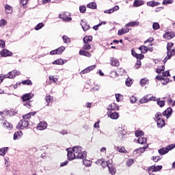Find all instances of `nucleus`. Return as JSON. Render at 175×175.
Returning a JSON list of instances; mask_svg holds the SVG:
<instances>
[{"instance_id":"dca6fc26","label":"nucleus","mask_w":175,"mask_h":175,"mask_svg":"<svg viewBox=\"0 0 175 175\" xmlns=\"http://www.w3.org/2000/svg\"><path fill=\"white\" fill-rule=\"evenodd\" d=\"M70 16V13L69 12H64L63 13V17H62V20L63 21H72V18L69 17Z\"/></svg>"},{"instance_id":"ddd939ff","label":"nucleus","mask_w":175,"mask_h":175,"mask_svg":"<svg viewBox=\"0 0 175 175\" xmlns=\"http://www.w3.org/2000/svg\"><path fill=\"white\" fill-rule=\"evenodd\" d=\"M0 54L2 55V57H10L13 55V53L8 49H3L0 52Z\"/></svg>"},{"instance_id":"13d9d810","label":"nucleus","mask_w":175,"mask_h":175,"mask_svg":"<svg viewBox=\"0 0 175 175\" xmlns=\"http://www.w3.org/2000/svg\"><path fill=\"white\" fill-rule=\"evenodd\" d=\"M133 163V159H129L126 162V165L128 167L131 166Z\"/></svg>"},{"instance_id":"69168bd1","label":"nucleus","mask_w":175,"mask_h":175,"mask_svg":"<svg viewBox=\"0 0 175 175\" xmlns=\"http://www.w3.org/2000/svg\"><path fill=\"white\" fill-rule=\"evenodd\" d=\"M152 158L154 162H158V161H161V157L159 156H154Z\"/></svg>"},{"instance_id":"f704fd0d","label":"nucleus","mask_w":175,"mask_h":175,"mask_svg":"<svg viewBox=\"0 0 175 175\" xmlns=\"http://www.w3.org/2000/svg\"><path fill=\"white\" fill-rule=\"evenodd\" d=\"M138 143L139 144H146V143H147V138L144 137H139L138 139Z\"/></svg>"},{"instance_id":"a878e982","label":"nucleus","mask_w":175,"mask_h":175,"mask_svg":"<svg viewBox=\"0 0 175 175\" xmlns=\"http://www.w3.org/2000/svg\"><path fill=\"white\" fill-rule=\"evenodd\" d=\"M158 152L160 155H165V154H167V152H169V149H167V147L162 148L158 150Z\"/></svg>"},{"instance_id":"6ab92c4d","label":"nucleus","mask_w":175,"mask_h":175,"mask_svg":"<svg viewBox=\"0 0 175 175\" xmlns=\"http://www.w3.org/2000/svg\"><path fill=\"white\" fill-rule=\"evenodd\" d=\"M172 111L173 110L170 107H168L165 111L163 112V116H165L167 118H169V117L172 116Z\"/></svg>"},{"instance_id":"4be33fe9","label":"nucleus","mask_w":175,"mask_h":175,"mask_svg":"<svg viewBox=\"0 0 175 175\" xmlns=\"http://www.w3.org/2000/svg\"><path fill=\"white\" fill-rule=\"evenodd\" d=\"M111 65L112 66L118 67V66H120V62L117 59H116L114 57H111Z\"/></svg>"},{"instance_id":"de8ad7c7","label":"nucleus","mask_w":175,"mask_h":175,"mask_svg":"<svg viewBox=\"0 0 175 175\" xmlns=\"http://www.w3.org/2000/svg\"><path fill=\"white\" fill-rule=\"evenodd\" d=\"M7 24H8V21H6V20L1 19L0 21V27H1V28H2L3 27H5V25H7Z\"/></svg>"},{"instance_id":"c85d7f7f","label":"nucleus","mask_w":175,"mask_h":175,"mask_svg":"<svg viewBox=\"0 0 175 175\" xmlns=\"http://www.w3.org/2000/svg\"><path fill=\"white\" fill-rule=\"evenodd\" d=\"M108 169H109L110 174H111V175L116 174L117 170H116V167H113V165H111V164L108 165Z\"/></svg>"},{"instance_id":"2eb2a0df","label":"nucleus","mask_w":175,"mask_h":175,"mask_svg":"<svg viewBox=\"0 0 175 175\" xmlns=\"http://www.w3.org/2000/svg\"><path fill=\"white\" fill-rule=\"evenodd\" d=\"M95 68H96V65L90 66L86 68L85 69L83 70L81 72V73L82 75H85V73H89V72H91V70H94V69H95Z\"/></svg>"},{"instance_id":"bf43d9fd","label":"nucleus","mask_w":175,"mask_h":175,"mask_svg":"<svg viewBox=\"0 0 175 175\" xmlns=\"http://www.w3.org/2000/svg\"><path fill=\"white\" fill-rule=\"evenodd\" d=\"M83 50H90L91 45H90L88 43H85L84 46H83Z\"/></svg>"},{"instance_id":"9d476101","label":"nucleus","mask_w":175,"mask_h":175,"mask_svg":"<svg viewBox=\"0 0 175 175\" xmlns=\"http://www.w3.org/2000/svg\"><path fill=\"white\" fill-rule=\"evenodd\" d=\"M70 150V149H67L68 159V161H73V159H75V158H76V154L74 152H72V150Z\"/></svg>"},{"instance_id":"a211bd4d","label":"nucleus","mask_w":175,"mask_h":175,"mask_svg":"<svg viewBox=\"0 0 175 175\" xmlns=\"http://www.w3.org/2000/svg\"><path fill=\"white\" fill-rule=\"evenodd\" d=\"M131 54L133 57H135L137 59H143V58H144V55L142 54H137L133 49L131 50Z\"/></svg>"},{"instance_id":"c756f323","label":"nucleus","mask_w":175,"mask_h":175,"mask_svg":"<svg viewBox=\"0 0 175 175\" xmlns=\"http://www.w3.org/2000/svg\"><path fill=\"white\" fill-rule=\"evenodd\" d=\"M23 136V131H18L14 133V140H17L18 137H21Z\"/></svg>"},{"instance_id":"e2e57ef3","label":"nucleus","mask_w":175,"mask_h":175,"mask_svg":"<svg viewBox=\"0 0 175 175\" xmlns=\"http://www.w3.org/2000/svg\"><path fill=\"white\" fill-rule=\"evenodd\" d=\"M173 0H165L162 2L163 5H169V3H173Z\"/></svg>"},{"instance_id":"39448f33","label":"nucleus","mask_w":175,"mask_h":175,"mask_svg":"<svg viewBox=\"0 0 175 175\" xmlns=\"http://www.w3.org/2000/svg\"><path fill=\"white\" fill-rule=\"evenodd\" d=\"M108 117H110L111 120H118L120 118V113L116 111H107Z\"/></svg>"},{"instance_id":"3c124183","label":"nucleus","mask_w":175,"mask_h":175,"mask_svg":"<svg viewBox=\"0 0 175 175\" xmlns=\"http://www.w3.org/2000/svg\"><path fill=\"white\" fill-rule=\"evenodd\" d=\"M157 105L160 107H163L165 106V100H157Z\"/></svg>"},{"instance_id":"49530a36","label":"nucleus","mask_w":175,"mask_h":175,"mask_svg":"<svg viewBox=\"0 0 175 175\" xmlns=\"http://www.w3.org/2000/svg\"><path fill=\"white\" fill-rule=\"evenodd\" d=\"M83 165H85V166L88 167H90V166H91V161L90 160L84 159L83 160Z\"/></svg>"},{"instance_id":"4d7b16f0","label":"nucleus","mask_w":175,"mask_h":175,"mask_svg":"<svg viewBox=\"0 0 175 175\" xmlns=\"http://www.w3.org/2000/svg\"><path fill=\"white\" fill-rule=\"evenodd\" d=\"M62 39L64 43H69L70 42V39L66 36H63Z\"/></svg>"},{"instance_id":"774afa93","label":"nucleus","mask_w":175,"mask_h":175,"mask_svg":"<svg viewBox=\"0 0 175 175\" xmlns=\"http://www.w3.org/2000/svg\"><path fill=\"white\" fill-rule=\"evenodd\" d=\"M0 47L3 49L5 47V41L0 40Z\"/></svg>"},{"instance_id":"8fccbe9b","label":"nucleus","mask_w":175,"mask_h":175,"mask_svg":"<svg viewBox=\"0 0 175 175\" xmlns=\"http://www.w3.org/2000/svg\"><path fill=\"white\" fill-rule=\"evenodd\" d=\"M46 102L48 103L47 106H49V103H51V102H53V98H51V96H46Z\"/></svg>"},{"instance_id":"5701e85b","label":"nucleus","mask_w":175,"mask_h":175,"mask_svg":"<svg viewBox=\"0 0 175 175\" xmlns=\"http://www.w3.org/2000/svg\"><path fill=\"white\" fill-rule=\"evenodd\" d=\"M144 1L143 0H135L133 6L134 8H139V6H143Z\"/></svg>"},{"instance_id":"4468645a","label":"nucleus","mask_w":175,"mask_h":175,"mask_svg":"<svg viewBox=\"0 0 175 175\" xmlns=\"http://www.w3.org/2000/svg\"><path fill=\"white\" fill-rule=\"evenodd\" d=\"M32 98H33V94H32V93H27L22 96L23 102H27L29 100V99H32Z\"/></svg>"},{"instance_id":"37998d69","label":"nucleus","mask_w":175,"mask_h":175,"mask_svg":"<svg viewBox=\"0 0 175 175\" xmlns=\"http://www.w3.org/2000/svg\"><path fill=\"white\" fill-rule=\"evenodd\" d=\"M116 150H118V151H119V152H123L124 154H126V152H128V151H126V150H125V148L123 146L118 147L116 148Z\"/></svg>"},{"instance_id":"72a5a7b5","label":"nucleus","mask_w":175,"mask_h":175,"mask_svg":"<svg viewBox=\"0 0 175 175\" xmlns=\"http://www.w3.org/2000/svg\"><path fill=\"white\" fill-rule=\"evenodd\" d=\"M90 42H92V36H86L83 38V43H90Z\"/></svg>"},{"instance_id":"9b49d317","label":"nucleus","mask_w":175,"mask_h":175,"mask_svg":"<svg viewBox=\"0 0 175 175\" xmlns=\"http://www.w3.org/2000/svg\"><path fill=\"white\" fill-rule=\"evenodd\" d=\"M174 36H175V33L174 31L166 32L163 35L164 39H167V40H170V39H173Z\"/></svg>"},{"instance_id":"5fc2aeb1","label":"nucleus","mask_w":175,"mask_h":175,"mask_svg":"<svg viewBox=\"0 0 175 175\" xmlns=\"http://www.w3.org/2000/svg\"><path fill=\"white\" fill-rule=\"evenodd\" d=\"M23 105L27 107V109H31V101H23Z\"/></svg>"},{"instance_id":"b1692460","label":"nucleus","mask_w":175,"mask_h":175,"mask_svg":"<svg viewBox=\"0 0 175 175\" xmlns=\"http://www.w3.org/2000/svg\"><path fill=\"white\" fill-rule=\"evenodd\" d=\"M96 163H100L102 166V167H103V169H105V167H106V166H107V167H109V166H110V164H109V163L107 161H104L103 160H98L97 161Z\"/></svg>"},{"instance_id":"6e6552de","label":"nucleus","mask_w":175,"mask_h":175,"mask_svg":"<svg viewBox=\"0 0 175 175\" xmlns=\"http://www.w3.org/2000/svg\"><path fill=\"white\" fill-rule=\"evenodd\" d=\"M46 128L47 122L44 121L40 122L37 126L38 131H44V129H46Z\"/></svg>"},{"instance_id":"338daca9","label":"nucleus","mask_w":175,"mask_h":175,"mask_svg":"<svg viewBox=\"0 0 175 175\" xmlns=\"http://www.w3.org/2000/svg\"><path fill=\"white\" fill-rule=\"evenodd\" d=\"M130 100L131 103H135L137 99L134 96H132L131 97H130Z\"/></svg>"},{"instance_id":"7ed1b4c3","label":"nucleus","mask_w":175,"mask_h":175,"mask_svg":"<svg viewBox=\"0 0 175 175\" xmlns=\"http://www.w3.org/2000/svg\"><path fill=\"white\" fill-rule=\"evenodd\" d=\"M28 125H29L28 120L23 119L20 120L16 126V128L18 129H24V128H27Z\"/></svg>"},{"instance_id":"c9c22d12","label":"nucleus","mask_w":175,"mask_h":175,"mask_svg":"<svg viewBox=\"0 0 175 175\" xmlns=\"http://www.w3.org/2000/svg\"><path fill=\"white\" fill-rule=\"evenodd\" d=\"M64 64H65V62L62 59H56L53 62V65H64Z\"/></svg>"},{"instance_id":"c03bdc74","label":"nucleus","mask_w":175,"mask_h":175,"mask_svg":"<svg viewBox=\"0 0 175 175\" xmlns=\"http://www.w3.org/2000/svg\"><path fill=\"white\" fill-rule=\"evenodd\" d=\"M43 27H44V24H43V23H40L35 27V29L36 31H39V29H42Z\"/></svg>"},{"instance_id":"aec40b11","label":"nucleus","mask_w":175,"mask_h":175,"mask_svg":"<svg viewBox=\"0 0 175 175\" xmlns=\"http://www.w3.org/2000/svg\"><path fill=\"white\" fill-rule=\"evenodd\" d=\"M147 6H150V8H154L155 6H159V5H161V3L158 1H148L146 3Z\"/></svg>"},{"instance_id":"20e7f679","label":"nucleus","mask_w":175,"mask_h":175,"mask_svg":"<svg viewBox=\"0 0 175 175\" xmlns=\"http://www.w3.org/2000/svg\"><path fill=\"white\" fill-rule=\"evenodd\" d=\"M161 169L162 165H152L148 167V173H149V174H151V173H154V172H159V170H161Z\"/></svg>"},{"instance_id":"58836bf2","label":"nucleus","mask_w":175,"mask_h":175,"mask_svg":"<svg viewBox=\"0 0 175 175\" xmlns=\"http://www.w3.org/2000/svg\"><path fill=\"white\" fill-rule=\"evenodd\" d=\"M139 50H140L141 53L145 54L148 51V48H147L146 46H142L139 48Z\"/></svg>"},{"instance_id":"6e6d98bb","label":"nucleus","mask_w":175,"mask_h":175,"mask_svg":"<svg viewBox=\"0 0 175 175\" xmlns=\"http://www.w3.org/2000/svg\"><path fill=\"white\" fill-rule=\"evenodd\" d=\"M152 28H153V29H155V30L159 29V28H160L159 23H153Z\"/></svg>"},{"instance_id":"ea45409f","label":"nucleus","mask_w":175,"mask_h":175,"mask_svg":"<svg viewBox=\"0 0 175 175\" xmlns=\"http://www.w3.org/2000/svg\"><path fill=\"white\" fill-rule=\"evenodd\" d=\"M125 84L127 87H131L132 84H133V81H132V79L127 78L125 81Z\"/></svg>"},{"instance_id":"09e8293b","label":"nucleus","mask_w":175,"mask_h":175,"mask_svg":"<svg viewBox=\"0 0 175 175\" xmlns=\"http://www.w3.org/2000/svg\"><path fill=\"white\" fill-rule=\"evenodd\" d=\"M135 133L137 137H139V136H144V133L142 131H136Z\"/></svg>"},{"instance_id":"a18cd8bd","label":"nucleus","mask_w":175,"mask_h":175,"mask_svg":"<svg viewBox=\"0 0 175 175\" xmlns=\"http://www.w3.org/2000/svg\"><path fill=\"white\" fill-rule=\"evenodd\" d=\"M22 84L24 85H32V81L29 79H27L22 81Z\"/></svg>"},{"instance_id":"1a4fd4ad","label":"nucleus","mask_w":175,"mask_h":175,"mask_svg":"<svg viewBox=\"0 0 175 175\" xmlns=\"http://www.w3.org/2000/svg\"><path fill=\"white\" fill-rule=\"evenodd\" d=\"M1 124L4 128H7V129H12L13 128V125L8 122H7L5 120H1Z\"/></svg>"},{"instance_id":"864d4df0","label":"nucleus","mask_w":175,"mask_h":175,"mask_svg":"<svg viewBox=\"0 0 175 175\" xmlns=\"http://www.w3.org/2000/svg\"><path fill=\"white\" fill-rule=\"evenodd\" d=\"M140 66H142V62L140 61V59L139 60V59H137L135 68V69H139Z\"/></svg>"},{"instance_id":"4c0bfd02","label":"nucleus","mask_w":175,"mask_h":175,"mask_svg":"<svg viewBox=\"0 0 175 175\" xmlns=\"http://www.w3.org/2000/svg\"><path fill=\"white\" fill-rule=\"evenodd\" d=\"M65 46H62L59 47L58 49H56V53L57 55L62 54V53H64V51H65Z\"/></svg>"},{"instance_id":"79ce46f5","label":"nucleus","mask_w":175,"mask_h":175,"mask_svg":"<svg viewBox=\"0 0 175 175\" xmlns=\"http://www.w3.org/2000/svg\"><path fill=\"white\" fill-rule=\"evenodd\" d=\"M147 147H148V146H147L146 147H142L139 148V149H136L135 150H134V152H138V151H139L141 154H143V152H144V151L147 150Z\"/></svg>"},{"instance_id":"7c9ffc66","label":"nucleus","mask_w":175,"mask_h":175,"mask_svg":"<svg viewBox=\"0 0 175 175\" xmlns=\"http://www.w3.org/2000/svg\"><path fill=\"white\" fill-rule=\"evenodd\" d=\"M8 150H9L8 147H4L0 149V155L1 157H5L6 152H8Z\"/></svg>"},{"instance_id":"f03ea898","label":"nucleus","mask_w":175,"mask_h":175,"mask_svg":"<svg viewBox=\"0 0 175 175\" xmlns=\"http://www.w3.org/2000/svg\"><path fill=\"white\" fill-rule=\"evenodd\" d=\"M21 75V72L18 70H12L7 75H0V84L3 81V79H14L16 76H20Z\"/></svg>"},{"instance_id":"0e129e2a","label":"nucleus","mask_w":175,"mask_h":175,"mask_svg":"<svg viewBox=\"0 0 175 175\" xmlns=\"http://www.w3.org/2000/svg\"><path fill=\"white\" fill-rule=\"evenodd\" d=\"M174 46V44L173 43H168L167 45V51H171L172 50V47H173Z\"/></svg>"},{"instance_id":"0eeeda50","label":"nucleus","mask_w":175,"mask_h":175,"mask_svg":"<svg viewBox=\"0 0 175 175\" xmlns=\"http://www.w3.org/2000/svg\"><path fill=\"white\" fill-rule=\"evenodd\" d=\"M108 111H117L120 110V107L117 106L116 103H111L107 108Z\"/></svg>"},{"instance_id":"f257e3e1","label":"nucleus","mask_w":175,"mask_h":175,"mask_svg":"<svg viewBox=\"0 0 175 175\" xmlns=\"http://www.w3.org/2000/svg\"><path fill=\"white\" fill-rule=\"evenodd\" d=\"M72 151L75 152L77 159H84V158H87V152L83 151L81 146H74Z\"/></svg>"},{"instance_id":"603ef678","label":"nucleus","mask_w":175,"mask_h":175,"mask_svg":"<svg viewBox=\"0 0 175 175\" xmlns=\"http://www.w3.org/2000/svg\"><path fill=\"white\" fill-rule=\"evenodd\" d=\"M116 72L120 76H122V75H124V72H125V70H124V68H118Z\"/></svg>"},{"instance_id":"473e14b6","label":"nucleus","mask_w":175,"mask_h":175,"mask_svg":"<svg viewBox=\"0 0 175 175\" xmlns=\"http://www.w3.org/2000/svg\"><path fill=\"white\" fill-rule=\"evenodd\" d=\"M5 13H7L8 14H10V13H12V12H13V8H12V6H10L8 4L5 5Z\"/></svg>"},{"instance_id":"052dcab7","label":"nucleus","mask_w":175,"mask_h":175,"mask_svg":"<svg viewBox=\"0 0 175 175\" xmlns=\"http://www.w3.org/2000/svg\"><path fill=\"white\" fill-rule=\"evenodd\" d=\"M86 10H87V7L85 6L82 5L79 7V10L81 13H85Z\"/></svg>"},{"instance_id":"f3484780","label":"nucleus","mask_w":175,"mask_h":175,"mask_svg":"<svg viewBox=\"0 0 175 175\" xmlns=\"http://www.w3.org/2000/svg\"><path fill=\"white\" fill-rule=\"evenodd\" d=\"M130 29L128 28V27H124L122 29H119L118 31V35L119 36H121V35H124V33H128V32H129Z\"/></svg>"},{"instance_id":"412c9836","label":"nucleus","mask_w":175,"mask_h":175,"mask_svg":"<svg viewBox=\"0 0 175 175\" xmlns=\"http://www.w3.org/2000/svg\"><path fill=\"white\" fill-rule=\"evenodd\" d=\"M119 9L120 7L118 5H115L113 8L105 10L104 13L111 14V13H114V12H116V10H118Z\"/></svg>"},{"instance_id":"680f3d73","label":"nucleus","mask_w":175,"mask_h":175,"mask_svg":"<svg viewBox=\"0 0 175 175\" xmlns=\"http://www.w3.org/2000/svg\"><path fill=\"white\" fill-rule=\"evenodd\" d=\"M173 148H175V144H172L167 146V150H168V151L173 150Z\"/></svg>"},{"instance_id":"e433bc0d","label":"nucleus","mask_w":175,"mask_h":175,"mask_svg":"<svg viewBox=\"0 0 175 175\" xmlns=\"http://www.w3.org/2000/svg\"><path fill=\"white\" fill-rule=\"evenodd\" d=\"M148 81H149L148 79L144 78L140 80L139 84H140V85H142V87H144V85H146L147 84V83H148Z\"/></svg>"},{"instance_id":"393cba45","label":"nucleus","mask_w":175,"mask_h":175,"mask_svg":"<svg viewBox=\"0 0 175 175\" xmlns=\"http://www.w3.org/2000/svg\"><path fill=\"white\" fill-rule=\"evenodd\" d=\"M139 24H140V23L138 21H135L126 24L125 27H137Z\"/></svg>"},{"instance_id":"bb28decb","label":"nucleus","mask_w":175,"mask_h":175,"mask_svg":"<svg viewBox=\"0 0 175 175\" xmlns=\"http://www.w3.org/2000/svg\"><path fill=\"white\" fill-rule=\"evenodd\" d=\"M79 55H84L85 57H88L89 58L91 57V53L88 52L87 51L85 50H80L79 51Z\"/></svg>"},{"instance_id":"2f4dec72","label":"nucleus","mask_w":175,"mask_h":175,"mask_svg":"<svg viewBox=\"0 0 175 175\" xmlns=\"http://www.w3.org/2000/svg\"><path fill=\"white\" fill-rule=\"evenodd\" d=\"M35 114H36V112H30L29 113H27L26 115H24L23 116V120H28V118H31V116H35Z\"/></svg>"},{"instance_id":"cd10ccee","label":"nucleus","mask_w":175,"mask_h":175,"mask_svg":"<svg viewBox=\"0 0 175 175\" xmlns=\"http://www.w3.org/2000/svg\"><path fill=\"white\" fill-rule=\"evenodd\" d=\"M157 126L158 128H162L165 126V120L163 119H157Z\"/></svg>"},{"instance_id":"f8f14e48","label":"nucleus","mask_w":175,"mask_h":175,"mask_svg":"<svg viewBox=\"0 0 175 175\" xmlns=\"http://www.w3.org/2000/svg\"><path fill=\"white\" fill-rule=\"evenodd\" d=\"M81 25L82 27V29L85 32V31H88V29H90V25H88V23L85 22L84 20H81Z\"/></svg>"},{"instance_id":"a19ab883","label":"nucleus","mask_w":175,"mask_h":175,"mask_svg":"<svg viewBox=\"0 0 175 175\" xmlns=\"http://www.w3.org/2000/svg\"><path fill=\"white\" fill-rule=\"evenodd\" d=\"M87 7L89 8V9H96V3L92 2L87 5Z\"/></svg>"},{"instance_id":"423d86ee","label":"nucleus","mask_w":175,"mask_h":175,"mask_svg":"<svg viewBox=\"0 0 175 175\" xmlns=\"http://www.w3.org/2000/svg\"><path fill=\"white\" fill-rule=\"evenodd\" d=\"M149 100H153L155 101L157 100V98L152 96L148 98V95L144 96L141 100H139L140 103H147Z\"/></svg>"}]
</instances>
